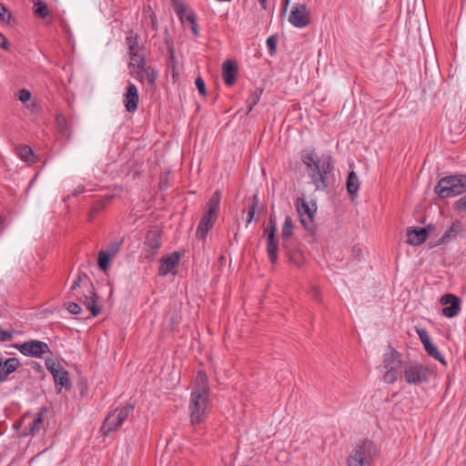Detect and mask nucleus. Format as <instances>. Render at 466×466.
Listing matches in <instances>:
<instances>
[{
  "label": "nucleus",
  "instance_id": "obj_62",
  "mask_svg": "<svg viewBox=\"0 0 466 466\" xmlns=\"http://www.w3.org/2000/svg\"><path fill=\"white\" fill-rule=\"evenodd\" d=\"M41 369V365L35 366V369Z\"/></svg>",
  "mask_w": 466,
  "mask_h": 466
},
{
  "label": "nucleus",
  "instance_id": "obj_1",
  "mask_svg": "<svg viewBox=\"0 0 466 466\" xmlns=\"http://www.w3.org/2000/svg\"><path fill=\"white\" fill-rule=\"evenodd\" d=\"M301 162L306 166L307 172L318 190H325L329 187V175L334 169V160L330 155L318 156L312 149H304L300 153Z\"/></svg>",
  "mask_w": 466,
  "mask_h": 466
},
{
  "label": "nucleus",
  "instance_id": "obj_60",
  "mask_svg": "<svg viewBox=\"0 0 466 466\" xmlns=\"http://www.w3.org/2000/svg\"><path fill=\"white\" fill-rule=\"evenodd\" d=\"M3 221H4V218H3V217L0 215V225L3 223Z\"/></svg>",
  "mask_w": 466,
  "mask_h": 466
},
{
  "label": "nucleus",
  "instance_id": "obj_29",
  "mask_svg": "<svg viewBox=\"0 0 466 466\" xmlns=\"http://www.w3.org/2000/svg\"><path fill=\"white\" fill-rule=\"evenodd\" d=\"M53 377L56 386L59 385L66 390H69L71 388L69 373L64 368L60 367L58 373H56Z\"/></svg>",
  "mask_w": 466,
  "mask_h": 466
},
{
  "label": "nucleus",
  "instance_id": "obj_4",
  "mask_svg": "<svg viewBox=\"0 0 466 466\" xmlns=\"http://www.w3.org/2000/svg\"><path fill=\"white\" fill-rule=\"evenodd\" d=\"M377 448L373 441L365 440L357 444L350 453L345 466H370Z\"/></svg>",
  "mask_w": 466,
  "mask_h": 466
},
{
  "label": "nucleus",
  "instance_id": "obj_51",
  "mask_svg": "<svg viewBox=\"0 0 466 466\" xmlns=\"http://www.w3.org/2000/svg\"><path fill=\"white\" fill-rule=\"evenodd\" d=\"M417 334L422 344L431 340L428 331L425 329H417Z\"/></svg>",
  "mask_w": 466,
  "mask_h": 466
},
{
  "label": "nucleus",
  "instance_id": "obj_31",
  "mask_svg": "<svg viewBox=\"0 0 466 466\" xmlns=\"http://www.w3.org/2000/svg\"><path fill=\"white\" fill-rule=\"evenodd\" d=\"M424 349L429 356L432 357L433 359L439 360L441 364L446 365V360L442 357V355L438 350L437 347H435L431 341H426L424 344Z\"/></svg>",
  "mask_w": 466,
  "mask_h": 466
},
{
  "label": "nucleus",
  "instance_id": "obj_20",
  "mask_svg": "<svg viewBox=\"0 0 466 466\" xmlns=\"http://www.w3.org/2000/svg\"><path fill=\"white\" fill-rule=\"evenodd\" d=\"M99 299L100 297L97 295L94 288L89 291V294L84 295L82 302L86 308L90 310L93 317L98 316L102 311L101 306L97 304Z\"/></svg>",
  "mask_w": 466,
  "mask_h": 466
},
{
  "label": "nucleus",
  "instance_id": "obj_32",
  "mask_svg": "<svg viewBox=\"0 0 466 466\" xmlns=\"http://www.w3.org/2000/svg\"><path fill=\"white\" fill-rule=\"evenodd\" d=\"M34 15L39 18H46L49 15L47 5L42 0H34Z\"/></svg>",
  "mask_w": 466,
  "mask_h": 466
},
{
  "label": "nucleus",
  "instance_id": "obj_8",
  "mask_svg": "<svg viewBox=\"0 0 466 466\" xmlns=\"http://www.w3.org/2000/svg\"><path fill=\"white\" fill-rule=\"evenodd\" d=\"M296 208L303 228L309 232H314L316 229L314 222V217L317 211L316 204L312 203V207H309V204L304 198H298Z\"/></svg>",
  "mask_w": 466,
  "mask_h": 466
},
{
  "label": "nucleus",
  "instance_id": "obj_13",
  "mask_svg": "<svg viewBox=\"0 0 466 466\" xmlns=\"http://www.w3.org/2000/svg\"><path fill=\"white\" fill-rule=\"evenodd\" d=\"M175 5L176 13L181 21V23L188 22L191 27L193 35L198 38L199 36V31L197 24V16L193 10H189L187 14V7L183 3H179L178 0H172Z\"/></svg>",
  "mask_w": 466,
  "mask_h": 466
},
{
  "label": "nucleus",
  "instance_id": "obj_61",
  "mask_svg": "<svg viewBox=\"0 0 466 466\" xmlns=\"http://www.w3.org/2000/svg\"><path fill=\"white\" fill-rule=\"evenodd\" d=\"M171 321L173 325L176 323V319L174 318H172Z\"/></svg>",
  "mask_w": 466,
  "mask_h": 466
},
{
  "label": "nucleus",
  "instance_id": "obj_5",
  "mask_svg": "<svg viewBox=\"0 0 466 466\" xmlns=\"http://www.w3.org/2000/svg\"><path fill=\"white\" fill-rule=\"evenodd\" d=\"M140 37L133 29L127 32L126 45L130 58L129 67H144L146 60V47L139 44Z\"/></svg>",
  "mask_w": 466,
  "mask_h": 466
},
{
  "label": "nucleus",
  "instance_id": "obj_21",
  "mask_svg": "<svg viewBox=\"0 0 466 466\" xmlns=\"http://www.w3.org/2000/svg\"><path fill=\"white\" fill-rule=\"evenodd\" d=\"M426 229L419 227L407 228V243L411 246H419L426 240Z\"/></svg>",
  "mask_w": 466,
  "mask_h": 466
},
{
  "label": "nucleus",
  "instance_id": "obj_43",
  "mask_svg": "<svg viewBox=\"0 0 466 466\" xmlns=\"http://www.w3.org/2000/svg\"><path fill=\"white\" fill-rule=\"evenodd\" d=\"M453 207L459 212H466V194L455 201Z\"/></svg>",
  "mask_w": 466,
  "mask_h": 466
},
{
  "label": "nucleus",
  "instance_id": "obj_14",
  "mask_svg": "<svg viewBox=\"0 0 466 466\" xmlns=\"http://www.w3.org/2000/svg\"><path fill=\"white\" fill-rule=\"evenodd\" d=\"M440 302L445 306L442 309V314L447 318H454L461 311V299L454 294L448 293L441 296Z\"/></svg>",
  "mask_w": 466,
  "mask_h": 466
},
{
  "label": "nucleus",
  "instance_id": "obj_6",
  "mask_svg": "<svg viewBox=\"0 0 466 466\" xmlns=\"http://www.w3.org/2000/svg\"><path fill=\"white\" fill-rule=\"evenodd\" d=\"M133 410L134 405L127 403L124 406L110 411L106 417L101 427L100 431L102 434L108 435L110 432L118 430Z\"/></svg>",
  "mask_w": 466,
  "mask_h": 466
},
{
  "label": "nucleus",
  "instance_id": "obj_18",
  "mask_svg": "<svg viewBox=\"0 0 466 466\" xmlns=\"http://www.w3.org/2000/svg\"><path fill=\"white\" fill-rule=\"evenodd\" d=\"M47 411V408L43 407L37 412L36 416L33 419V420L28 424L27 427L25 428V432L23 433L25 436L27 435H35L40 431L41 429L44 428L45 423V415Z\"/></svg>",
  "mask_w": 466,
  "mask_h": 466
},
{
  "label": "nucleus",
  "instance_id": "obj_40",
  "mask_svg": "<svg viewBox=\"0 0 466 466\" xmlns=\"http://www.w3.org/2000/svg\"><path fill=\"white\" fill-rule=\"evenodd\" d=\"M387 371L384 374V380L388 383H393L397 380V370L394 367L386 369Z\"/></svg>",
  "mask_w": 466,
  "mask_h": 466
},
{
  "label": "nucleus",
  "instance_id": "obj_57",
  "mask_svg": "<svg viewBox=\"0 0 466 466\" xmlns=\"http://www.w3.org/2000/svg\"><path fill=\"white\" fill-rule=\"evenodd\" d=\"M83 191H84V187H78V188L74 191L73 196L76 197L78 194L82 193Z\"/></svg>",
  "mask_w": 466,
  "mask_h": 466
},
{
  "label": "nucleus",
  "instance_id": "obj_16",
  "mask_svg": "<svg viewBox=\"0 0 466 466\" xmlns=\"http://www.w3.org/2000/svg\"><path fill=\"white\" fill-rule=\"evenodd\" d=\"M179 260L180 254L178 252H173L167 256H164L160 260L158 274L160 276H167L173 272L175 268L178 265Z\"/></svg>",
  "mask_w": 466,
  "mask_h": 466
},
{
  "label": "nucleus",
  "instance_id": "obj_36",
  "mask_svg": "<svg viewBox=\"0 0 466 466\" xmlns=\"http://www.w3.org/2000/svg\"><path fill=\"white\" fill-rule=\"evenodd\" d=\"M401 355L396 350L391 349L390 355H386L384 358V368L388 369L390 367H393L394 363L400 362Z\"/></svg>",
  "mask_w": 466,
  "mask_h": 466
},
{
  "label": "nucleus",
  "instance_id": "obj_42",
  "mask_svg": "<svg viewBox=\"0 0 466 466\" xmlns=\"http://www.w3.org/2000/svg\"><path fill=\"white\" fill-rule=\"evenodd\" d=\"M277 231V222L276 218L270 215L268 219V228L264 229V235H268V233H273V236H276Z\"/></svg>",
  "mask_w": 466,
  "mask_h": 466
},
{
  "label": "nucleus",
  "instance_id": "obj_38",
  "mask_svg": "<svg viewBox=\"0 0 466 466\" xmlns=\"http://www.w3.org/2000/svg\"><path fill=\"white\" fill-rule=\"evenodd\" d=\"M258 204V195H254L252 198V204L248 208V219H247L248 223H250L254 219L256 208H257Z\"/></svg>",
  "mask_w": 466,
  "mask_h": 466
},
{
  "label": "nucleus",
  "instance_id": "obj_12",
  "mask_svg": "<svg viewBox=\"0 0 466 466\" xmlns=\"http://www.w3.org/2000/svg\"><path fill=\"white\" fill-rule=\"evenodd\" d=\"M289 22L297 28H304L310 23L308 7L305 4H296L289 14Z\"/></svg>",
  "mask_w": 466,
  "mask_h": 466
},
{
  "label": "nucleus",
  "instance_id": "obj_41",
  "mask_svg": "<svg viewBox=\"0 0 466 466\" xmlns=\"http://www.w3.org/2000/svg\"><path fill=\"white\" fill-rule=\"evenodd\" d=\"M120 246H121V242H118V241L111 242L108 245L107 249L105 251L113 258L118 253V251L120 249Z\"/></svg>",
  "mask_w": 466,
  "mask_h": 466
},
{
  "label": "nucleus",
  "instance_id": "obj_24",
  "mask_svg": "<svg viewBox=\"0 0 466 466\" xmlns=\"http://www.w3.org/2000/svg\"><path fill=\"white\" fill-rule=\"evenodd\" d=\"M294 231V226L291 217L287 216L285 218L284 225L282 227L281 238H282V248H288L289 244H292V236Z\"/></svg>",
  "mask_w": 466,
  "mask_h": 466
},
{
  "label": "nucleus",
  "instance_id": "obj_26",
  "mask_svg": "<svg viewBox=\"0 0 466 466\" xmlns=\"http://www.w3.org/2000/svg\"><path fill=\"white\" fill-rule=\"evenodd\" d=\"M137 68L142 70L137 76L139 81L142 82L146 79L150 86H154L157 77V71L150 66H147L146 64L144 65V67Z\"/></svg>",
  "mask_w": 466,
  "mask_h": 466
},
{
  "label": "nucleus",
  "instance_id": "obj_27",
  "mask_svg": "<svg viewBox=\"0 0 466 466\" xmlns=\"http://www.w3.org/2000/svg\"><path fill=\"white\" fill-rule=\"evenodd\" d=\"M346 187L349 195L350 196L351 199L354 200L360 188L359 177L354 171H350L349 173Z\"/></svg>",
  "mask_w": 466,
  "mask_h": 466
},
{
  "label": "nucleus",
  "instance_id": "obj_56",
  "mask_svg": "<svg viewBox=\"0 0 466 466\" xmlns=\"http://www.w3.org/2000/svg\"><path fill=\"white\" fill-rule=\"evenodd\" d=\"M289 0H285L284 4H283V8H282L281 15H286L288 7H289Z\"/></svg>",
  "mask_w": 466,
  "mask_h": 466
},
{
  "label": "nucleus",
  "instance_id": "obj_15",
  "mask_svg": "<svg viewBox=\"0 0 466 466\" xmlns=\"http://www.w3.org/2000/svg\"><path fill=\"white\" fill-rule=\"evenodd\" d=\"M138 102L139 96L137 88L135 84L129 82L124 95V106L126 110L129 113L135 112L137 109Z\"/></svg>",
  "mask_w": 466,
  "mask_h": 466
},
{
  "label": "nucleus",
  "instance_id": "obj_35",
  "mask_svg": "<svg viewBox=\"0 0 466 466\" xmlns=\"http://www.w3.org/2000/svg\"><path fill=\"white\" fill-rule=\"evenodd\" d=\"M262 92V88H256L254 91L250 93L248 98L247 99L248 113H249L253 109V107L258 103Z\"/></svg>",
  "mask_w": 466,
  "mask_h": 466
},
{
  "label": "nucleus",
  "instance_id": "obj_52",
  "mask_svg": "<svg viewBox=\"0 0 466 466\" xmlns=\"http://www.w3.org/2000/svg\"><path fill=\"white\" fill-rule=\"evenodd\" d=\"M83 278H86L87 279V275L86 273L78 275L77 278L75 279L72 287H71V290H75V289H77V287H79L80 282L82 281Z\"/></svg>",
  "mask_w": 466,
  "mask_h": 466
},
{
  "label": "nucleus",
  "instance_id": "obj_63",
  "mask_svg": "<svg viewBox=\"0 0 466 466\" xmlns=\"http://www.w3.org/2000/svg\"><path fill=\"white\" fill-rule=\"evenodd\" d=\"M41 369V365L35 366V369Z\"/></svg>",
  "mask_w": 466,
  "mask_h": 466
},
{
  "label": "nucleus",
  "instance_id": "obj_7",
  "mask_svg": "<svg viewBox=\"0 0 466 466\" xmlns=\"http://www.w3.org/2000/svg\"><path fill=\"white\" fill-rule=\"evenodd\" d=\"M208 396H200L199 393H191L189 400V415L191 424L195 427L202 424L208 412Z\"/></svg>",
  "mask_w": 466,
  "mask_h": 466
},
{
  "label": "nucleus",
  "instance_id": "obj_3",
  "mask_svg": "<svg viewBox=\"0 0 466 466\" xmlns=\"http://www.w3.org/2000/svg\"><path fill=\"white\" fill-rule=\"evenodd\" d=\"M441 198H452L466 192V175H454L442 177L434 187Z\"/></svg>",
  "mask_w": 466,
  "mask_h": 466
},
{
  "label": "nucleus",
  "instance_id": "obj_11",
  "mask_svg": "<svg viewBox=\"0 0 466 466\" xmlns=\"http://www.w3.org/2000/svg\"><path fill=\"white\" fill-rule=\"evenodd\" d=\"M161 246V230L157 227H153L148 229L145 238V258L148 260H152Z\"/></svg>",
  "mask_w": 466,
  "mask_h": 466
},
{
  "label": "nucleus",
  "instance_id": "obj_44",
  "mask_svg": "<svg viewBox=\"0 0 466 466\" xmlns=\"http://www.w3.org/2000/svg\"><path fill=\"white\" fill-rule=\"evenodd\" d=\"M46 369L50 371V373L54 376L56 373H58V370H60V368H56V361L51 359V358H47L46 360Z\"/></svg>",
  "mask_w": 466,
  "mask_h": 466
},
{
  "label": "nucleus",
  "instance_id": "obj_30",
  "mask_svg": "<svg viewBox=\"0 0 466 466\" xmlns=\"http://www.w3.org/2000/svg\"><path fill=\"white\" fill-rule=\"evenodd\" d=\"M56 125L59 130V133L69 138L71 136L70 125L66 119V117L63 114L56 115Z\"/></svg>",
  "mask_w": 466,
  "mask_h": 466
},
{
  "label": "nucleus",
  "instance_id": "obj_39",
  "mask_svg": "<svg viewBox=\"0 0 466 466\" xmlns=\"http://www.w3.org/2000/svg\"><path fill=\"white\" fill-rule=\"evenodd\" d=\"M277 45H278V35H272L268 37L267 46L268 48V52L270 55H274L276 53Z\"/></svg>",
  "mask_w": 466,
  "mask_h": 466
},
{
  "label": "nucleus",
  "instance_id": "obj_33",
  "mask_svg": "<svg viewBox=\"0 0 466 466\" xmlns=\"http://www.w3.org/2000/svg\"><path fill=\"white\" fill-rule=\"evenodd\" d=\"M111 198L112 197H107L105 199L96 200L90 208L88 219H94L95 217L106 208V202H108Z\"/></svg>",
  "mask_w": 466,
  "mask_h": 466
},
{
  "label": "nucleus",
  "instance_id": "obj_54",
  "mask_svg": "<svg viewBox=\"0 0 466 466\" xmlns=\"http://www.w3.org/2000/svg\"><path fill=\"white\" fill-rule=\"evenodd\" d=\"M426 229V237L430 235L431 233L434 232L436 230V226L434 224H429L426 227L423 228Z\"/></svg>",
  "mask_w": 466,
  "mask_h": 466
},
{
  "label": "nucleus",
  "instance_id": "obj_49",
  "mask_svg": "<svg viewBox=\"0 0 466 466\" xmlns=\"http://www.w3.org/2000/svg\"><path fill=\"white\" fill-rule=\"evenodd\" d=\"M66 309L73 315H78L82 311L81 307L76 302H69Z\"/></svg>",
  "mask_w": 466,
  "mask_h": 466
},
{
  "label": "nucleus",
  "instance_id": "obj_55",
  "mask_svg": "<svg viewBox=\"0 0 466 466\" xmlns=\"http://www.w3.org/2000/svg\"><path fill=\"white\" fill-rule=\"evenodd\" d=\"M310 293L314 299H319V296H320L319 289L317 287H312L310 289Z\"/></svg>",
  "mask_w": 466,
  "mask_h": 466
},
{
  "label": "nucleus",
  "instance_id": "obj_10",
  "mask_svg": "<svg viewBox=\"0 0 466 466\" xmlns=\"http://www.w3.org/2000/svg\"><path fill=\"white\" fill-rule=\"evenodd\" d=\"M23 355L42 359L44 354L51 353L47 343L37 339L28 340L23 344L14 345Z\"/></svg>",
  "mask_w": 466,
  "mask_h": 466
},
{
  "label": "nucleus",
  "instance_id": "obj_47",
  "mask_svg": "<svg viewBox=\"0 0 466 466\" xmlns=\"http://www.w3.org/2000/svg\"><path fill=\"white\" fill-rule=\"evenodd\" d=\"M165 42H166V45L167 46V50L169 53V61L173 62L175 59V51H174L173 41H172L171 37H166Z\"/></svg>",
  "mask_w": 466,
  "mask_h": 466
},
{
  "label": "nucleus",
  "instance_id": "obj_37",
  "mask_svg": "<svg viewBox=\"0 0 466 466\" xmlns=\"http://www.w3.org/2000/svg\"><path fill=\"white\" fill-rule=\"evenodd\" d=\"M111 258L112 257L109 254H107L105 250H101L98 253L97 267L103 271L107 270Z\"/></svg>",
  "mask_w": 466,
  "mask_h": 466
},
{
  "label": "nucleus",
  "instance_id": "obj_50",
  "mask_svg": "<svg viewBox=\"0 0 466 466\" xmlns=\"http://www.w3.org/2000/svg\"><path fill=\"white\" fill-rule=\"evenodd\" d=\"M351 255L357 261H360L363 258V251H362L361 248H360L358 246L352 247Z\"/></svg>",
  "mask_w": 466,
  "mask_h": 466
},
{
  "label": "nucleus",
  "instance_id": "obj_25",
  "mask_svg": "<svg viewBox=\"0 0 466 466\" xmlns=\"http://www.w3.org/2000/svg\"><path fill=\"white\" fill-rule=\"evenodd\" d=\"M278 240L276 239V236H273V233H268L267 236V253L269 261L272 264H275L278 260Z\"/></svg>",
  "mask_w": 466,
  "mask_h": 466
},
{
  "label": "nucleus",
  "instance_id": "obj_48",
  "mask_svg": "<svg viewBox=\"0 0 466 466\" xmlns=\"http://www.w3.org/2000/svg\"><path fill=\"white\" fill-rule=\"evenodd\" d=\"M12 18L11 14L7 9L0 3V20L4 22H9Z\"/></svg>",
  "mask_w": 466,
  "mask_h": 466
},
{
  "label": "nucleus",
  "instance_id": "obj_9",
  "mask_svg": "<svg viewBox=\"0 0 466 466\" xmlns=\"http://www.w3.org/2000/svg\"><path fill=\"white\" fill-rule=\"evenodd\" d=\"M431 372L420 363H409L404 367V378L409 384H420L428 381Z\"/></svg>",
  "mask_w": 466,
  "mask_h": 466
},
{
  "label": "nucleus",
  "instance_id": "obj_53",
  "mask_svg": "<svg viewBox=\"0 0 466 466\" xmlns=\"http://www.w3.org/2000/svg\"><path fill=\"white\" fill-rule=\"evenodd\" d=\"M0 48L8 49V42L4 35L0 33Z\"/></svg>",
  "mask_w": 466,
  "mask_h": 466
},
{
  "label": "nucleus",
  "instance_id": "obj_34",
  "mask_svg": "<svg viewBox=\"0 0 466 466\" xmlns=\"http://www.w3.org/2000/svg\"><path fill=\"white\" fill-rule=\"evenodd\" d=\"M17 156L25 162H33L30 157L34 156L33 149L27 145H20L16 147Z\"/></svg>",
  "mask_w": 466,
  "mask_h": 466
},
{
  "label": "nucleus",
  "instance_id": "obj_2",
  "mask_svg": "<svg viewBox=\"0 0 466 466\" xmlns=\"http://www.w3.org/2000/svg\"><path fill=\"white\" fill-rule=\"evenodd\" d=\"M221 198V191L216 190L207 203V211L201 217L197 228L196 236L198 239H204L218 218V211Z\"/></svg>",
  "mask_w": 466,
  "mask_h": 466
},
{
  "label": "nucleus",
  "instance_id": "obj_22",
  "mask_svg": "<svg viewBox=\"0 0 466 466\" xmlns=\"http://www.w3.org/2000/svg\"><path fill=\"white\" fill-rule=\"evenodd\" d=\"M191 393H199L200 396L209 395L208 380L205 371L199 370L197 373L194 388Z\"/></svg>",
  "mask_w": 466,
  "mask_h": 466
},
{
  "label": "nucleus",
  "instance_id": "obj_45",
  "mask_svg": "<svg viewBox=\"0 0 466 466\" xmlns=\"http://www.w3.org/2000/svg\"><path fill=\"white\" fill-rule=\"evenodd\" d=\"M196 86L201 96L207 95L206 85L201 76H198L195 80Z\"/></svg>",
  "mask_w": 466,
  "mask_h": 466
},
{
  "label": "nucleus",
  "instance_id": "obj_58",
  "mask_svg": "<svg viewBox=\"0 0 466 466\" xmlns=\"http://www.w3.org/2000/svg\"><path fill=\"white\" fill-rule=\"evenodd\" d=\"M81 384V394H84V390H86V381H80Z\"/></svg>",
  "mask_w": 466,
  "mask_h": 466
},
{
  "label": "nucleus",
  "instance_id": "obj_19",
  "mask_svg": "<svg viewBox=\"0 0 466 466\" xmlns=\"http://www.w3.org/2000/svg\"><path fill=\"white\" fill-rule=\"evenodd\" d=\"M21 363L17 358H8L5 360L1 357L0 364V382H4L8 379V376L14 373Z\"/></svg>",
  "mask_w": 466,
  "mask_h": 466
},
{
  "label": "nucleus",
  "instance_id": "obj_23",
  "mask_svg": "<svg viewBox=\"0 0 466 466\" xmlns=\"http://www.w3.org/2000/svg\"><path fill=\"white\" fill-rule=\"evenodd\" d=\"M463 230V224L461 220L456 219L452 222L450 228L443 234V236L438 240L436 245H443L451 242L456 238L457 236Z\"/></svg>",
  "mask_w": 466,
  "mask_h": 466
},
{
  "label": "nucleus",
  "instance_id": "obj_46",
  "mask_svg": "<svg viewBox=\"0 0 466 466\" xmlns=\"http://www.w3.org/2000/svg\"><path fill=\"white\" fill-rule=\"evenodd\" d=\"M31 96L32 95L30 91L25 88H23L18 92V99L23 103L28 102L31 99Z\"/></svg>",
  "mask_w": 466,
  "mask_h": 466
},
{
  "label": "nucleus",
  "instance_id": "obj_17",
  "mask_svg": "<svg viewBox=\"0 0 466 466\" xmlns=\"http://www.w3.org/2000/svg\"><path fill=\"white\" fill-rule=\"evenodd\" d=\"M238 74V68L236 62L228 59L223 63L222 76L227 86H232L235 85Z\"/></svg>",
  "mask_w": 466,
  "mask_h": 466
},
{
  "label": "nucleus",
  "instance_id": "obj_59",
  "mask_svg": "<svg viewBox=\"0 0 466 466\" xmlns=\"http://www.w3.org/2000/svg\"><path fill=\"white\" fill-rule=\"evenodd\" d=\"M264 10L267 9V0H258Z\"/></svg>",
  "mask_w": 466,
  "mask_h": 466
},
{
  "label": "nucleus",
  "instance_id": "obj_28",
  "mask_svg": "<svg viewBox=\"0 0 466 466\" xmlns=\"http://www.w3.org/2000/svg\"><path fill=\"white\" fill-rule=\"evenodd\" d=\"M283 249L285 250L290 263L296 265L297 267H300L303 264V254L299 250L294 249L292 244H289L288 248Z\"/></svg>",
  "mask_w": 466,
  "mask_h": 466
}]
</instances>
